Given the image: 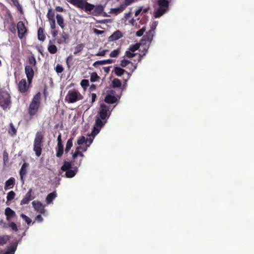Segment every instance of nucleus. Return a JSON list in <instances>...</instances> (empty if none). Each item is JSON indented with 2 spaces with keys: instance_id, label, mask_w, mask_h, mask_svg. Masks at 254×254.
Segmentation results:
<instances>
[{
  "instance_id": "nucleus-1",
  "label": "nucleus",
  "mask_w": 254,
  "mask_h": 254,
  "mask_svg": "<svg viewBox=\"0 0 254 254\" xmlns=\"http://www.w3.org/2000/svg\"><path fill=\"white\" fill-rule=\"evenodd\" d=\"M41 93L40 92L35 94L32 99L28 108V114L33 116L37 114L41 105Z\"/></svg>"
},
{
  "instance_id": "nucleus-2",
  "label": "nucleus",
  "mask_w": 254,
  "mask_h": 254,
  "mask_svg": "<svg viewBox=\"0 0 254 254\" xmlns=\"http://www.w3.org/2000/svg\"><path fill=\"white\" fill-rule=\"evenodd\" d=\"M68 2L78 8L83 9L85 12H91L95 7L94 4L89 3L85 0H68Z\"/></svg>"
},
{
  "instance_id": "nucleus-3",
  "label": "nucleus",
  "mask_w": 254,
  "mask_h": 254,
  "mask_svg": "<svg viewBox=\"0 0 254 254\" xmlns=\"http://www.w3.org/2000/svg\"><path fill=\"white\" fill-rule=\"evenodd\" d=\"M43 137L44 134L42 132H37L34 141L33 150L37 157H39L41 154Z\"/></svg>"
},
{
  "instance_id": "nucleus-4",
  "label": "nucleus",
  "mask_w": 254,
  "mask_h": 254,
  "mask_svg": "<svg viewBox=\"0 0 254 254\" xmlns=\"http://www.w3.org/2000/svg\"><path fill=\"white\" fill-rule=\"evenodd\" d=\"M83 96L77 90H69L65 97V101L73 103L83 99Z\"/></svg>"
},
{
  "instance_id": "nucleus-5",
  "label": "nucleus",
  "mask_w": 254,
  "mask_h": 254,
  "mask_svg": "<svg viewBox=\"0 0 254 254\" xmlns=\"http://www.w3.org/2000/svg\"><path fill=\"white\" fill-rule=\"evenodd\" d=\"M99 115V118L102 119V120H107L110 116L109 107L105 104H101L100 105Z\"/></svg>"
},
{
  "instance_id": "nucleus-6",
  "label": "nucleus",
  "mask_w": 254,
  "mask_h": 254,
  "mask_svg": "<svg viewBox=\"0 0 254 254\" xmlns=\"http://www.w3.org/2000/svg\"><path fill=\"white\" fill-rule=\"evenodd\" d=\"M18 33V37L19 39H23L27 32V29L26 28L24 23L22 21L18 22L16 26Z\"/></svg>"
},
{
  "instance_id": "nucleus-7",
  "label": "nucleus",
  "mask_w": 254,
  "mask_h": 254,
  "mask_svg": "<svg viewBox=\"0 0 254 254\" xmlns=\"http://www.w3.org/2000/svg\"><path fill=\"white\" fill-rule=\"evenodd\" d=\"M106 121L107 120H102L100 118L97 117L95 121V125L93 127L92 133H93L94 135L97 134L99 132L101 128L106 124Z\"/></svg>"
},
{
  "instance_id": "nucleus-8",
  "label": "nucleus",
  "mask_w": 254,
  "mask_h": 254,
  "mask_svg": "<svg viewBox=\"0 0 254 254\" xmlns=\"http://www.w3.org/2000/svg\"><path fill=\"white\" fill-rule=\"evenodd\" d=\"M10 103V96L7 93H3L0 95V106L5 109L7 108Z\"/></svg>"
},
{
  "instance_id": "nucleus-9",
  "label": "nucleus",
  "mask_w": 254,
  "mask_h": 254,
  "mask_svg": "<svg viewBox=\"0 0 254 254\" xmlns=\"http://www.w3.org/2000/svg\"><path fill=\"white\" fill-rule=\"evenodd\" d=\"M24 69L25 73L27 78L28 83H29V84H31L34 75V69L31 65H28L25 66Z\"/></svg>"
},
{
  "instance_id": "nucleus-10",
  "label": "nucleus",
  "mask_w": 254,
  "mask_h": 254,
  "mask_svg": "<svg viewBox=\"0 0 254 254\" xmlns=\"http://www.w3.org/2000/svg\"><path fill=\"white\" fill-rule=\"evenodd\" d=\"M30 85L29 83H27L25 79H22L18 84V90L22 93H25L28 90Z\"/></svg>"
},
{
  "instance_id": "nucleus-11",
  "label": "nucleus",
  "mask_w": 254,
  "mask_h": 254,
  "mask_svg": "<svg viewBox=\"0 0 254 254\" xmlns=\"http://www.w3.org/2000/svg\"><path fill=\"white\" fill-rule=\"evenodd\" d=\"M32 204L35 210L37 212L40 214L45 213V206L40 201L34 200L32 201Z\"/></svg>"
},
{
  "instance_id": "nucleus-12",
  "label": "nucleus",
  "mask_w": 254,
  "mask_h": 254,
  "mask_svg": "<svg viewBox=\"0 0 254 254\" xmlns=\"http://www.w3.org/2000/svg\"><path fill=\"white\" fill-rule=\"evenodd\" d=\"M32 193V189H30L26 193L23 199L20 201V205H23L24 204H27L29 203L30 201L34 198L31 197Z\"/></svg>"
},
{
  "instance_id": "nucleus-13",
  "label": "nucleus",
  "mask_w": 254,
  "mask_h": 254,
  "mask_svg": "<svg viewBox=\"0 0 254 254\" xmlns=\"http://www.w3.org/2000/svg\"><path fill=\"white\" fill-rule=\"evenodd\" d=\"M18 241L15 240L13 242L11 245L8 247L7 251L3 254H14L18 246Z\"/></svg>"
},
{
  "instance_id": "nucleus-14",
  "label": "nucleus",
  "mask_w": 254,
  "mask_h": 254,
  "mask_svg": "<svg viewBox=\"0 0 254 254\" xmlns=\"http://www.w3.org/2000/svg\"><path fill=\"white\" fill-rule=\"evenodd\" d=\"M114 71H115V74L118 76H121L124 73H126L127 74V79L126 80V81L127 79H128L131 76V74L130 73L127 72L126 70H125V69H124L121 67H115L114 68Z\"/></svg>"
},
{
  "instance_id": "nucleus-15",
  "label": "nucleus",
  "mask_w": 254,
  "mask_h": 254,
  "mask_svg": "<svg viewBox=\"0 0 254 254\" xmlns=\"http://www.w3.org/2000/svg\"><path fill=\"white\" fill-rule=\"evenodd\" d=\"M28 166V164L26 162H24L20 170L19 174L20 176V180L22 183V184H24V179L23 177L27 173V167Z\"/></svg>"
},
{
  "instance_id": "nucleus-16",
  "label": "nucleus",
  "mask_w": 254,
  "mask_h": 254,
  "mask_svg": "<svg viewBox=\"0 0 254 254\" xmlns=\"http://www.w3.org/2000/svg\"><path fill=\"white\" fill-rule=\"evenodd\" d=\"M123 36V34L120 30H117L114 32L109 37V41H114L119 39Z\"/></svg>"
},
{
  "instance_id": "nucleus-17",
  "label": "nucleus",
  "mask_w": 254,
  "mask_h": 254,
  "mask_svg": "<svg viewBox=\"0 0 254 254\" xmlns=\"http://www.w3.org/2000/svg\"><path fill=\"white\" fill-rule=\"evenodd\" d=\"M153 31L150 30L146 33L145 35L143 36L142 41H145V42L150 44L153 39Z\"/></svg>"
},
{
  "instance_id": "nucleus-18",
  "label": "nucleus",
  "mask_w": 254,
  "mask_h": 254,
  "mask_svg": "<svg viewBox=\"0 0 254 254\" xmlns=\"http://www.w3.org/2000/svg\"><path fill=\"white\" fill-rule=\"evenodd\" d=\"M15 180L13 177H10L8 180H7L5 183L4 185V190H6L9 189H12L13 188L15 185Z\"/></svg>"
},
{
  "instance_id": "nucleus-19",
  "label": "nucleus",
  "mask_w": 254,
  "mask_h": 254,
  "mask_svg": "<svg viewBox=\"0 0 254 254\" xmlns=\"http://www.w3.org/2000/svg\"><path fill=\"white\" fill-rule=\"evenodd\" d=\"M4 214L6 216V219L9 221L11 218L15 215V212L9 207H6L5 209Z\"/></svg>"
},
{
  "instance_id": "nucleus-20",
  "label": "nucleus",
  "mask_w": 254,
  "mask_h": 254,
  "mask_svg": "<svg viewBox=\"0 0 254 254\" xmlns=\"http://www.w3.org/2000/svg\"><path fill=\"white\" fill-rule=\"evenodd\" d=\"M104 7L102 5H97L95 6L92 14L95 16H99L102 13Z\"/></svg>"
},
{
  "instance_id": "nucleus-21",
  "label": "nucleus",
  "mask_w": 254,
  "mask_h": 254,
  "mask_svg": "<svg viewBox=\"0 0 254 254\" xmlns=\"http://www.w3.org/2000/svg\"><path fill=\"white\" fill-rule=\"evenodd\" d=\"M78 168L75 167L73 170H68L66 171L65 174V177L67 178H71L75 176L76 173L77 172Z\"/></svg>"
},
{
  "instance_id": "nucleus-22",
  "label": "nucleus",
  "mask_w": 254,
  "mask_h": 254,
  "mask_svg": "<svg viewBox=\"0 0 254 254\" xmlns=\"http://www.w3.org/2000/svg\"><path fill=\"white\" fill-rule=\"evenodd\" d=\"M104 101L108 104H113L117 101V98L114 95H107L105 97Z\"/></svg>"
},
{
  "instance_id": "nucleus-23",
  "label": "nucleus",
  "mask_w": 254,
  "mask_h": 254,
  "mask_svg": "<svg viewBox=\"0 0 254 254\" xmlns=\"http://www.w3.org/2000/svg\"><path fill=\"white\" fill-rule=\"evenodd\" d=\"M125 9V6L122 3L120 4V6L117 8H112L111 9V12L115 15H117L123 12Z\"/></svg>"
},
{
  "instance_id": "nucleus-24",
  "label": "nucleus",
  "mask_w": 254,
  "mask_h": 254,
  "mask_svg": "<svg viewBox=\"0 0 254 254\" xmlns=\"http://www.w3.org/2000/svg\"><path fill=\"white\" fill-rule=\"evenodd\" d=\"M113 63V60L111 59H108L102 61H96L93 64L94 67H97V65H103L106 64H110Z\"/></svg>"
},
{
  "instance_id": "nucleus-25",
  "label": "nucleus",
  "mask_w": 254,
  "mask_h": 254,
  "mask_svg": "<svg viewBox=\"0 0 254 254\" xmlns=\"http://www.w3.org/2000/svg\"><path fill=\"white\" fill-rule=\"evenodd\" d=\"M56 18H57V23L58 24V25L60 26V27L62 29H64V28L65 27V24L64 22V20L63 17L61 15H60L59 14H57L56 15Z\"/></svg>"
},
{
  "instance_id": "nucleus-26",
  "label": "nucleus",
  "mask_w": 254,
  "mask_h": 254,
  "mask_svg": "<svg viewBox=\"0 0 254 254\" xmlns=\"http://www.w3.org/2000/svg\"><path fill=\"white\" fill-rule=\"evenodd\" d=\"M169 4V2L168 0H158V4L160 7L165 8L167 10Z\"/></svg>"
},
{
  "instance_id": "nucleus-27",
  "label": "nucleus",
  "mask_w": 254,
  "mask_h": 254,
  "mask_svg": "<svg viewBox=\"0 0 254 254\" xmlns=\"http://www.w3.org/2000/svg\"><path fill=\"white\" fill-rule=\"evenodd\" d=\"M167 11V9L160 7L154 12V16L155 18H158L163 15Z\"/></svg>"
},
{
  "instance_id": "nucleus-28",
  "label": "nucleus",
  "mask_w": 254,
  "mask_h": 254,
  "mask_svg": "<svg viewBox=\"0 0 254 254\" xmlns=\"http://www.w3.org/2000/svg\"><path fill=\"white\" fill-rule=\"evenodd\" d=\"M57 193L56 192H53L48 194L46 201L48 204L50 203L56 197Z\"/></svg>"
},
{
  "instance_id": "nucleus-29",
  "label": "nucleus",
  "mask_w": 254,
  "mask_h": 254,
  "mask_svg": "<svg viewBox=\"0 0 254 254\" xmlns=\"http://www.w3.org/2000/svg\"><path fill=\"white\" fill-rule=\"evenodd\" d=\"M38 38L40 41H44L46 38V36L44 33V29L40 27L38 30Z\"/></svg>"
},
{
  "instance_id": "nucleus-30",
  "label": "nucleus",
  "mask_w": 254,
  "mask_h": 254,
  "mask_svg": "<svg viewBox=\"0 0 254 254\" xmlns=\"http://www.w3.org/2000/svg\"><path fill=\"white\" fill-rule=\"evenodd\" d=\"M10 239V237L9 235H1L0 236V245H3L6 244Z\"/></svg>"
},
{
  "instance_id": "nucleus-31",
  "label": "nucleus",
  "mask_w": 254,
  "mask_h": 254,
  "mask_svg": "<svg viewBox=\"0 0 254 254\" xmlns=\"http://www.w3.org/2000/svg\"><path fill=\"white\" fill-rule=\"evenodd\" d=\"M73 139V137H70L69 139H68L67 140L66 144L65 149V152L66 153H68L69 151L71 148L72 147V145H73V144H72Z\"/></svg>"
},
{
  "instance_id": "nucleus-32",
  "label": "nucleus",
  "mask_w": 254,
  "mask_h": 254,
  "mask_svg": "<svg viewBox=\"0 0 254 254\" xmlns=\"http://www.w3.org/2000/svg\"><path fill=\"white\" fill-rule=\"evenodd\" d=\"M71 168V164L68 161H64L63 166L61 167V170L63 171H66Z\"/></svg>"
},
{
  "instance_id": "nucleus-33",
  "label": "nucleus",
  "mask_w": 254,
  "mask_h": 254,
  "mask_svg": "<svg viewBox=\"0 0 254 254\" xmlns=\"http://www.w3.org/2000/svg\"><path fill=\"white\" fill-rule=\"evenodd\" d=\"M9 17L11 19V20L12 21V22L10 24V26L8 28L9 30L11 32L13 33H15L16 32V26L15 24L13 21V17L11 15V14L9 13Z\"/></svg>"
},
{
  "instance_id": "nucleus-34",
  "label": "nucleus",
  "mask_w": 254,
  "mask_h": 254,
  "mask_svg": "<svg viewBox=\"0 0 254 254\" xmlns=\"http://www.w3.org/2000/svg\"><path fill=\"white\" fill-rule=\"evenodd\" d=\"M9 126L10 128L8 130V132L11 136H14L16 134L17 130L12 123H10Z\"/></svg>"
},
{
  "instance_id": "nucleus-35",
  "label": "nucleus",
  "mask_w": 254,
  "mask_h": 254,
  "mask_svg": "<svg viewBox=\"0 0 254 254\" xmlns=\"http://www.w3.org/2000/svg\"><path fill=\"white\" fill-rule=\"evenodd\" d=\"M84 47V45L82 43L77 45L74 48V51L73 52L74 55H77L78 53L81 52L83 50Z\"/></svg>"
},
{
  "instance_id": "nucleus-36",
  "label": "nucleus",
  "mask_w": 254,
  "mask_h": 254,
  "mask_svg": "<svg viewBox=\"0 0 254 254\" xmlns=\"http://www.w3.org/2000/svg\"><path fill=\"white\" fill-rule=\"evenodd\" d=\"M112 84L113 88L120 87L122 85L121 81L118 78H114L112 82Z\"/></svg>"
},
{
  "instance_id": "nucleus-37",
  "label": "nucleus",
  "mask_w": 254,
  "mask_h": 254,
  "mask_svg": "<svg viewBox=\"0 0 254 254\" xmlns=\"http://www.w3.org/2000/svg\"><path fill=\"white\" fill-rule=\"evenodd\" d=\"M29 65H31L32 67H34L36 64V61L35 58L33 56H30L28 58Z\"/></svg>"
},
{
  "instance_id": "nucleus-38",
  "label": "nucleus",
  "mask_w": 254,
  "mask_h": 254,
  "mask_svg": "<svg viewBox=\"0 0 254 254\" xmlns=\"http://www.w3.org/2000/svg\"><path fill=\"white\" fill-rule=\"evenodd\" d=\"M48 20H55V12L52 9H49L47 14Z\"/></svg>"
},
{
  "instance_id": "nucleus-39",
  "label": "nucleus",
  "mask_w": 254,
  "mask_h": 254,
  "mask_svg": "<svg viewBox=\"0 0 254 254\" xmlns=\"http://www.w3.org/2000/svg\"><path fill=\"white\" fill-rule=\"evenodd\" d=\"M48 50L50 53L52 54H54L57 52V48L54 45H49L48 47Z\"/></svg>"
},
{
  "instance_id": "nucleus-40",
  "label": "nucleus",
  "mask_w": 254,
  "mask_h": 254,
  "mask_svg": "<svg viewBox=\"0 0 254 254\" xmlns=\"http://www.w3.org/2000/svg\"><path fill=\"white\" fill-rule=\"evenodd\" d=\"M15 196V193L13 191L11 190V191H9V192H8L7 196H6L7 201H11L12 200H13Z\"/></svg>"
},
{
  "instance_id": "nucleus-41",
  "label": "nucleus",
  "mask_w": 254,
  "mask_h": 254,
  "mask_svg": "<svg viewBox=\"0 0 254 254\" xmlns=\"http://www.w3.org/2000/svg\"><path fill=\"white\" fill-rule=\"evenodd\" d=\"M80 85L85 90L87 87L89 85V82L87 79H83L80 82Z\"/></svg>"
},
{
  "instance_id": "nucleus-42",
  "label": "nucleus",
  "mask_w": 254,
  "mask_h": 254,
  "mask_svg": "<svg viewBox=\"0 0 254 254\" xmlns=\"http://www.w3.org/2000/svg\"><path fill=\"white\" fill-rule=\"evenodd\" d=\"M100 77L98 75L97 73L95 72H92L90 76V81L91 82H95L98 79H99Z\"/></svg>"
},
{
  "instance_id": "nucleus-43",
  "label": "nucleus",
  "mask_w": 254,
  "mask_h": 254,
  "mask_svg": "<svg viewBox=\"0 0 254 254\" xmlns=\"http://www.w3.org/2000/svg\"><path fill=\"white\" fill-rule=\"evenodd\" d=\"M8 161V153L6 150H4L3 152V162L4 165H6V163Z\"/></svg>"
},
{
  "instance_id": "nucleus-44",
  "label": "nucleus",
  "mask_w": 254,
  "mask_h": 254,
  "mask_svg": "<svg viewBox=\"0 0 254 254\" xmlns=\"http://www.w3.org/2000/svg\"><path fill=\"white\" fill-rule=\"evenodd\" d=\"M57 141V148H64V146L62 143V134L61 133H60L58 137Z\"/></svg>"
},
{
  "instance_id": "nucleus-45",
  "label": "nucleus",
  "mask_w": 254,
  "mask_h": 254,
  "mask_svg": "<svg viewBox=\"0 0 254 254\" xmlns=\"http://www.w3.org/2000/svg\"><path fill=\"white\" fill-rule=\"evenodd\" d=\"M140 45V43H136L133 45L130 46L129 47V50L131 52H134L139 49Z\"/></svg>"
},
{
  "instance_id": "nucleus-46",
  "label": "nucleus",
  "mask_w": 254,
  "mask_h": 254,
  "mask_svg": "<svg viewBox=\"0 0 254 254\" xmlns=\"http://www.w3.org/2000/svg\"><path fill=\"white\" fill-rule=\"evenodd\" d=\"M8 226L9 228H11L13 231L17 232L18 231L17 226L14 222H11L8 223Z\"/></svg>"
},
{
  "instance_id": "nucleus-47",
  "label": "nucleus",
  "mask_w": 254,
  "mask_h": 254,
  "mask_svg": "<svg viewBox=\"0 0 254 254\" xmlns=\"http://www.w3.org/2000/svg\"><path fill=\"white\" fill-rule=\"evenodd\" d=\"M130 64L132 65V63L130 62L129 61L124 59L121 61L120 65L121 66L125 67Z\"/></svg>"
},
{
  "instance_id": "nucleus-48",
  "label": "nucleus",
  "mask_w": 254,
  "mask_h": 254,
  "mask_svg": "<svg viewBox=\"0 0 254 254\" xmlns=\"http://www.w3.org/2000/svg\"><path fill=\"white\" fill-rule=\"evenodd\" d=\"M20 216L27 223V224L29 225L31 223V219L24 214L22 213L20 215Z\"/></svg>"
},
{
  "instance_id": "nucleus-49",
  "label": "nucleus",
  "mask_w": 254,
  "mask_h": 254,
  "mask_svg": "<svg viewBox=\"0 0 254 254\" xmlns=\"http://www.w3.org/2000/svg\"><path fill=\"white\" fill-rule=\"evenodd\" d=\"M120 53V49H118L116 50H114L111 52V53L110 54V56L112 58L117 57Z\"/></svg>"
},
{
  "instance_id": "nucleus-50",
  "label": "nucleus",
  "mask_w": 254,
  "mask_h": 254,
  "mask_svg": "<svg viewBox=\"0 0 254 254\" xmlns=\"http://www.w3.org/2000/svg\"><path fill=\"white\" fill-rule=\"evenodd\" d=\"M64 153V148H56V156L61 158Z\"/></svg>"
},
{
  "instance_id": "nucleus-51",
  "label": "nucleus",
  "mask_w": 254,
  "mask_h": 254,
  "mask_svg": "<svg viewBox=\"0 0 254 254\" xmlns=\"http://www.w3.org/2000/svg\"><path fill=\"white\" fill-rule=\"evenodd\" d=\"M55 69H56V71L58 73H61L64 71V68H63V66L61 64H58L56 65Z\"/></svg>"
},
{
  "instance_id": "nucleus-52",
  "label": "nucleus",
  "mask_w": 254,
  "mask_h": 254,
  "mask_svg": "<svg viewBox=\"0 0 254 254\" xmlns=\"http://www.w3.org/2000/svg\"><path fill=\"white\" fill-rule=\"evenodd\" d=\"M86 139L84 136H81L77 140V143L78 145H80L83 144V143H85Z\"/></svg>"
},
{
  "instance_id": "nucleus-53",
  "label": "nucleus",
  "mask_w": 254,
  "mask_h": 254,
  "mask_svg": "<svg viewBox=\"0 0 254 254\" xmlns=\"http://www.w3.org/2000/svg\"><path fill=\"white\" fill-rule=\"evenodd\" d=\"M145 31V28L143 27L136 32V35L138 37H140L143 35Z\"/></svg>"
},
{
  "instance_id": "nucleus-54",
  "label": "nucleus",
  "mask_w": 254,
  "mask_h": 254,
  "mask_svg": "<svg viewBox=\"0 0 254 254\" xmlns=\"http://www.w3.org/2000/svg\"><path fill=\"white\" fill-rule=\"evenodd\" d=\"M72 62V56L71 55H69L66 60V63L67 66L69 67L70 66V64Z\"/></svg>"
},
{
  "instance_id": "nucleus-55",
  "label": "nucleus",
  "mask_w": 254,
  "mask_h": 254,
  "mask_svg": "<svg viewBox=\"0 0 254 254\" xmlns=\"http://www.w3.org/2000/svg\"><path fill=\"white\" fill-rule=\"evenodd\" d=\"M62 38L64 39V42L66 43V41L69 39V36L64 32H63L61 35Z\"/></svg>"
},
{
  "instance_id": "nucleus-56",
  "label": "nucleus",
  "mask_w": 254,
  "mask_h": 254,
  "mask_svg": "<svg viewBox=\"0 0 254 254\" xmlns=\"http://www.w3.org/2000/svg\"><path fill=\"white\" fill-rule=\"evenodd\" d=\"M135 0H124V2L122 3L126 8L127 6L132 3Z\"/></svg>"
},
{
  "instance_id": "nucleus-57",
  "label": "nucleus",
  "mask_w": 254,
  "mask_h": 254,
  "mask_svg": "<svg viewBox=\"0 0 254 254\" xmlns=\"http://www.w3.org/2000/svg\"><path fill=\"white\" fill-rule=\"evenodd\" d=\"M80 149V148L79 147L76 148L75 152L72 154V158L73 159H75L77 157V156H78Z\"/></svg>"
},
{
  "instance_id": "nucleus-58",
  "label": "nucleus",
  "mask_w": 254,
  "mask_h": 254,
  "mask_svg": "<svg viewBox=\"0 0 254 254\" xmlns=\"http://www.w3.org/2000/svg\"><path fill=\"white\" fill-rule=\"evenodd\" d=\"M133 52H131V51H126V56L128 58H131L135 56V54L132 53Z\"/></svg>"
},
{
  "instance_id": "nucleus-59",
  "label": "nucleus",
  "mask_w": 254,
  "mask_h": 254,
  "mask_svg": "<svg viewBox=\"0 0 254 254\" xmlns=\"http://www.w3.org/2000/svg\"><path fill=\"white\" fill-rule=\"evenodd\" d=\"M51 28L54 29L56 28V22L55 20H49Z\"/></svg>"
},
{
  "instance_id": "nucleus-60",
  "label": "nucleus",
  "mask_w": 254,
  "mask_h": 254,
  "mask_svg": "<svg viewBox=\"0 0 254 254\" xmlns=\"http://www.w3.org/2000/svg\"><path fill=\"white\" fill-rule=\"evenodd\" d=\"M93 32L94 33L97 35H101L104 33V31L103 30H99L97 29L94 28L93 29Z\"/></svg>"
},
{
  "instance_id": "nucleus-61",
  "label": "nucleus",
  "mask_w": 254,
  "mask_h": 254,
  "mask_svg": "<svg viewBox=\"0 0 254 254\" xmlns=\"http://www.w3.org/2000/svg\"><path fill=\"white\" fill-rule=\"evenodd\" d=\"M107 50H103L102 51L99 52L96 54L97 56H104L105 55L106 52Z\"/></svg>"
},
{
  "instance_id": "nucleus-62",
  "label": "nucleus",
  "mask_w": 254,
  "mask_h": 254,
  "mask_svg": "<svg viewBox=\"0 0 254 254\" xmlns=\"http://www.w3.org/2000/svg\"><path fill=\"white\" fill-rule=\"evenodd\" d=\"M55 10L58 12H63L65 11V10L62 7L60 6H56L55 8Z\"/></svg>"
},
{
  "instance_id": "nucleus-63",
  "label": "nucleus",
  "mask_w": 254,
  "mask_h": 254,
  "mask_svg": "<svg viewBox=\"0 0 254 254\" xmlns=\"http://www.w3.org/2000/svg\"><path fill=\"white\" fill-rule=\"evenodd\" d=\"M92 139L89 138V139H86L85 141V144L87 145L86 146L89 147V145L92 143Z\"/></svg>"
},
{
  "instance_id": "nucleus-64",
  "label": "nucleus",
  "mask_w": 254,
  "mask_h": 254,
  "mask_svg": "<svg viewBox=\"0 0 254 254\" xmlns=\"http://www.w3.org/2000/svg\"><path fill=\"white\" fill-rule=\"evenodd\" d=\"M35 219L39 221V222H42L43 220V217L41 215H38L35 218Z\"/></svg>"
}]
</instances>
